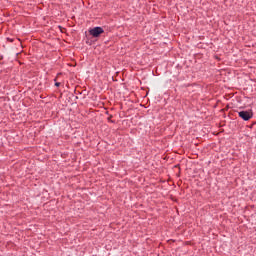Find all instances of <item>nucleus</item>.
Masks as SVG:
<instances>
[{"label": "nucleus", "mask_w": 256, "mask_h": 256, "mask_svg": "<svg viewBox=\"0 0 256 256\" xmlns=\"http://www.w3.org/2000/svg\"><path fill=\"white\" fill-rule=\"evenodd\" d=\"M238 115L243 121H249V119L253 118V112L251 110L249 111H240L238 112Z\"/></svg>", "instance_id": "1"}, {"label": "nucleus", "mask_w": 256, "mask_h": 256, "mask_svg": "<svg viewBox=\"0 0 256 256\" xmlns=\"http://www.w3.org/2000/svg\"><path fill=\"white\" fill-rule=\"evenodd\" d=\"M89 33L92 35V37H99V35L104 33V30L101 27H94L89 31Z\"/></svg>", "instance_id": "2"}, {"label": "nucleus", "mask_w": 256, "mask_h": 256, "mask_svg": "<svg viewBox=\"0 0 256 256\" xmlns=\"http://www.w3.org/2000/svg\"><path fill=\"white\" fill-rule=\"evenodd\" d=\"M56 87H59V85H61V83H59V82H56Z\"/></svg>", "instance_id": "3"}]
</instances>
